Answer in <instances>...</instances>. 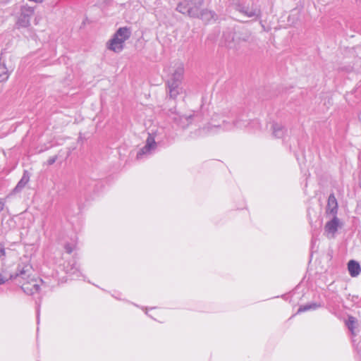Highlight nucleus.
<instances>
[{
    "label": "nucleus",
    "instance_id": "1",
    "mask_svg": "<svg viewBox=\"0 0 361 361\" xmlns=\"http://www.w3.org/2000/svg\"><path fill=\"white\" fill-rule=\"evenodd\" d=\"M247 121L242 119H238L228 110L224 111L221 114H215L212 118V123L207 128L199 129L197 135H202L204 133L217 132L219 129L223 130H231L234 128H241L247 126Z\"/></svg>",
    "mask_w": 361,
    "mask_h": 361
},
{
    "label": "nucleus",
    "instance_id": "2",
    "mask_svg": "<svg viewBox=\"0 0 361 361\" xmlns=\"http://www.w3.org/2000/svg\"><path fill=\"white\" fill-rule=\"evenodd\" d=\"M183 73L184 68L183 64L178 63L170 78L166 81L169 97L171 99L176 98V97L182 92V87H180V85Z\"/></svg>",
    "mask_w": 361,
    "mask_h": 361
},
{
    "label": "nucleus",
    "instance_id": "3",
    "mask_svg": "<svg viewBox=\"0 0 361 361\" xmlns=\"http://www.w3.org/2000/svg\"><path fill=\"white\" fill-rule=\"evenodd\" d=\"M131 36V30L128 27H122L117 30L112 38L107 43V48L116 53L124 49V43Z\"/></svg>",
    "mask_w": 361,
    "mask_h": 361
},
{
    "label": "nucleus",
    "instance_id": "4",
    "mask_svg": "<svg viewBox=\"0 0 361 361\" xmlns=\"http://www.w3.org/2000/svg\"><path fill=\"white\" fill-rule=\"evenodd\" d=\"M202 1V0H183L178 3L176 11L180 13L188 12L192 16H195Z\"/></svg>",
    "mask_w": 361,
    "mask_h": 361
},
{
    "label": "nucleus",
    "instance_id": "5",
    "mask_svg": "<svg viewBox=\"0 0 361 361\" xmlns=\"http://www.w3.org/2000/svg\"><path fill=\"white\" fill-rule=\"evenodd\" d=\"M34 14L32 7L23 6L20 8V13L18 18L16 25L18 27H27L30 24V19Z\"/></svg>",
    "mask_w": 361,
    "mask_h": 361
},
{
    "label": "nucleus",
    "instance_id": "6",
    "mask_svg": "<svg viewBox=\"0 0 361 361\" xmlns=\"http://www.w3.org/2000/svg\"><path fill=\"white\" fill-rule=\"evenodd\" d=\"M197 116L194 114L180 115L179 114L171 112V119L177 126L181 128L188 127L192 123L197 120Z\"/></svg>",
    "mask_w": 361,
    "mask_h": 361
},
{
    "label": "nucleus",
    "instance_id": "7",
    "mask_svg": "<svg viewBox=\"0 0 361 361\" xmlns=\"http://www.w3.org/2000/svg\"><path fill=\"white\" fill-rule=\"evenodd\" d=\"M157 143L152 134H149L146 143L137 153V159H140L143 156L152 154L157 148Z\"/></svg>",
    "mask_w": 361,
    "mask_h": 361
},
{
    "label": "nucleus",
    "instance_id": "8",
    "mask_svg": "<svg viewBox=\"0 0 361 361\" xmlns=\"http://www.w3.org/2000/svg\"><path fill=\"white\" fill-rule=\"evenodd\" d=\"M42 283V281L37 280L34 278L30 280H27L25 282L23 283L21 286L22 290L27 295H34L39 291L40 289V283Z\"/></svg>",
    "mask_w": 361,
    "mask_h": 361
},
{
    "label": "nucleus",
    "instance_id": "9",
    "mask_svg": "<svg viewBox=\"0 0 361 361\" xmlns=\"http://www.w3.org/2000/svg\"><path fill=\"white\" fill-rule=\"evenodd\" d=\"M32 271V267L28 264H19L18 265L16 271L14 274H10V279H16L18 277H20L23 280H27L30 276V272Z\"/></svg>",
    "mask_w": 361,
    "mask_h": 361
},
{
    "label": "nucleus",
    "instance_id": "10",
    "mask_svg": "<svg viewBox=\"0 0 361 361\" xmlns=\"http://www.w3.org/2000/svg\"><path fill=\"white\" fill-rule=\"evenodd\" d=\"M235 10L248 18H258L261 16V11L259 8L256 7L249 8L240 3L235 4Z\"/></svg>",
    "mask_w": 361,
    "mask_h": 361
},
{
    "label": "nucleus",
    "instance_id": "11",
    "mask_svg": "<svg viewBox=\"0 0 361 361\" xmlns=\"http://www.w3.org/2000/svg\"><path fill=\"white\" fill-rule=\"evenodd\" d=\"M203 3H204V0H202L200 6H198V8H197L198 11H197V15L192 16L188 12L182 13L184 15H187L191 18H200L203 20H209L211 18H213L214 13L211 11H209L207 9H203L202 8Z\"/></svg>",
    "mask_w": 361,
    "mask_h": 361
},
{
    "label": "nucleus",
    "instance_id": "12",
    "mask_svg": "<svg viewBox=\"0 0 361 361\" xmlns=\"http://www.w3.org/2000/svg\"><path fill=\"white\" fill-rule=\"evenodd\" d=\"M326 214L336 216L338 212V202L334 193L329 195L326 209Z\"/></svg>",
    "mask_w": 361,
    "mask_h": 361
},
{
    "label": "nucleus",
    "instance_id": "13",
    "mask_svg": "<svg viewBox=\"0 0 361 361\" xmlns=\"http://www.w3.org/2000/svg\"><path fill=\"white\" fill-rule=\"evenodd\" d=\"M339 226V219L336 216H334L333 219L326 222L324 230L328 234H331L332 237L338 231Z\"/></svg>",
    "mask_w": 361,
    "mask_h": 361
},
{
    "label": "nucleus",
    "instance_id": "14",
    "mask_svg": "<svg viewBox=\"0 0 361 361\" xmlns=\"http://www.w3.org/2000/svg\"><path fill=\"white\" fill-rule=\"evenodd\" d=\"M30 180V175L27 171H25L22 178L17 183L16 186L13 188V192L14 193L20 192L27 185Z\"/></svg>",
    "mask_w": 361,
    "mask_h": 361
},
{
    "label": "nucleus",
    "instance_id": "15",
    "mask_svg": "<svg viewBox=\"0 0 361 361\" xmlns=\"http://www.w3.org/2000/svg\"><path fill=\"white\" fill-rule=\"evenodd\" d=\"M348 269L350 275L352 277L358 276L361 271V267L360 264L353 259H351L348 263Z\"/></svg>",
    "mask_w": 361,
    "mask_h": 361
},
{
    "label": "nucleus",
    "instance_id": "16",
    "mask_svg": "<svg viewBox=\"0 0 361 361\" xmlns=\"http://www.w3.org/2000/svg\"><path fill=\"white\" fill-rule=\"evenodd\" d=\"M235 38L238 42H250L253 39L251 31L247 29L242 30L235 33Z\"/></svg>",
    "mask_w": 361,
    "mask_h": 361
},
{
    "label": "nucleus",
    "instance_id": "17",
    "mask_svg": "<svg viewBox=\"0 0 361 361\" xmlns=\"http://www.w3.org/2000/svg\"><path fill=\"white\" fill-rule=\"evenodd\" d=\"M273 135L276 138H282L286 132V129L281 124L274 123L271 126Z\"/></svg>",
    "mask_w": 361,
    "mask_h": 361
},
{
    "label": "nucleus",
    "instance_id": "18",
    "mask_svg": "<svg viewBox=\"0 0 361 361\" xmlns=\"http://www.w3.org/2000/svg\"><path fill=\"white\" fill-rule=\"evenodd\" d=\"M66 272L71 276H75L77 278L80 276V270L75 262L72 264H68L66 267Z\"/></svg>",
    "mask_w": 361,
    "mask_h": 361
},
{
    "label": "nucleus",
    "instance_id": "19",
    "mask_svg": "<svg viewBox=\"0 0 361 361\" xmlns=\"http://www.w3.org/2000/svg\"><path fill=\"white\" fill-rule=\"evenodd\" d=\"M319 307H321L320 304H317L316 302L306 304V305L300 306L299 307V309L298 310L297 313L304 312H307L309 310H315L317 308H319Z\"/></svg>",
    "mask_w": 361,
    "mask_h": 361
},
{
    "label": "nucleus",
    "instance_id": "20",
    "mask_svg": "<svg viewBox=\"0 0 361 361\" xmlns=\"http://www.w3.org/2000/svg\"><path fill=\"white\" fill-rule=\"evenodd\" d=\"M9 77V72L4 63L0 62V82H5Z\"/></svg>",
    "mask_w": 361,
    "mask_h": 361
},
{
    "label": "nucleus",
    "instance_id": "21",
    "mask_svg": "<svg viewBox=\"0 0 361 361\" xmlns=\"http://www.w3.org/2000/svg\"><path fill=\"white\" fill-rule=\"evenodd\" d=\"M357 323V319L355 317L353 316H348L347 321L345 322V325L351 332L353 335L355 334L354 329L355 328V324Z\"/></svg>",
    "mask_w": 361,
    "mask_h": 361
},
{
    "label": "nucleus",
    "instance_id": "22",
    "mask_svg": "<svg viewBox=\"0 0 361 361\" xmlns=\"http://www.w3.org/2000/svg\"><path fill=\"white\" fill-rule=\"evenodd\" d=\"M64 249L68 254H71L75 249V245L72 243H66L64 245Z\"/></svg>",
    "mask_w": 361,
    "mask_h": 361
},
{
    "label": "nucleus",
    "instance_id": "23",
    "mask_svg": "<svg viewBox=\"0 0 361 361\" xmlns=\"http://www.w3.org/2000/svg\"><path fill=\"white\" fill-rule=\"evenodd\" d=\"M6 256V249L4 247V245L1 243H0V259H4V257Z\"/></svg>",
    "mask_w": 361,
    "mask_h": 361
},
{
    "label": "nucleus",
    "instance_id": "24",
    "mask_svg": "<svg viewBox=\"0 0 361 361\" xmlns=\"http://www.w3.org/2000/svg\"><path fill=\"white\" fill-rule=\"evenodd\" d=\"M57 159L58 157L56 155L49 157L47 160V164L49 166L54 164Z\"/></svg>",
    "mask_w": 361,
    "mask_h": 361
},
{
    "label": "nucleus",
    "instance_id": "25",
    "mask_svg": "<svg viewBox=\"0 0 361 361\" xmlns=\"http://www.w3.org/2000/svg\"><path fill=\"white\" fill-rule=\"evenodd\" d=\"M8 279H10L9 276H4L0 274V285L4 283Z\"/></svg>",
    "mask_w": 361,
    "mask_h": 361
},
{
    "label": "nucleus",
    "instance_id": "26",
    "mask_svg": "<svg viewBox=\"0 0 361 361\" xmlns=\"http://www.w3.org/2000/svg\"><path fill=\"white\" fill-rule=\"evenodd\" d=\"M4 206H5L4 202L3 201V200L0 199V212L4 210Z\"/></svg>",
    "mask_w": 361,
    "mask_h": 361
},
{
    "label": "nucleus",
    "instance_id": "27",
    "mask_svg": "<svg viewBox=\"0 0 361 361\" xmlns=\"http://www.w3.org/2000/svg\"><path fill=\"white\" fill-rule=\"evenodd\" d=\"M37 319H39V305H38V307H37Z\"/></svg>",
    "mask_w": 361,
    "mask_h": 361
}]
</instances>
